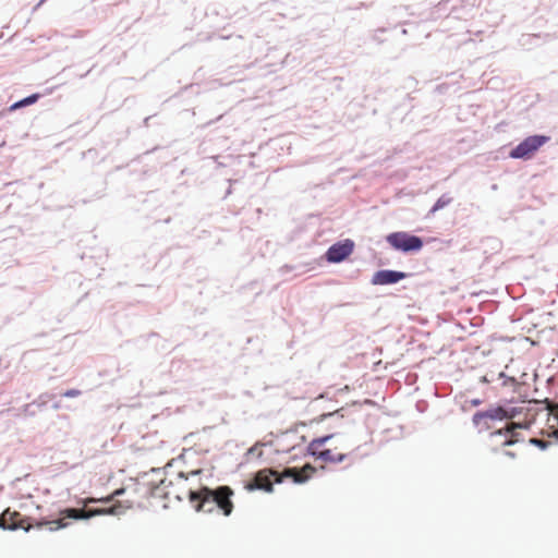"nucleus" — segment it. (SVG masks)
Instances as JSON below:
<instances>
[{"label":"nucleus","instance_id":"f8f14e48","mask_svg":"<svg viewBox=\"0 0 558 558\" xmlns=\"http://www.w3.org/2000/svg\"><path fill=\"white\" fill-rule=\"evenodd\" d=\"M530 426V423L529 422H524V423H511L507 426V428L504 430V429H499L496 434L497 435H506L508 438L504 441V445L505 446H510V445H513L515 442L519 441V435L517 433V429H523V428H527Z\"/></svg>","mask_w":558,"mask_h":558},{"label":"nucleus","instance_id":"20e7f679","mask_svg":"<svg viewBox=\"0 0 558 558\" xmlns=\"http://www.w3.org/2000/svg\"><path fill=\"white\" fill-rule=\"evenodd\" d=\"M333 437V435H326L323 437H318L313 439L308 444V452L318 460H322L325 463H342L344 462L349 454L340 450L338 446L335 447H326V444Z\"/></svg>","mask_w":558,"mask_h":558},{"label":"nucleus","instance_id":"6ab92c4d","mask_svg":"<svg viewBox=\"0 0 558 558\" xmlns=\"http://www.w3.org/2000/svg\"><path fill=\"white\" fill-rule=\"evenodd\" d=\"M531 442H534V444H537V445H543V441L542 440H537V439H531Z\"/></svg>","mask_w":558,"mask_h":558},{"label":"nucleus","instance_id":"ddd939ff","mask_svg":"<svg viewBox=\"0 0 558 558\" xmlns=\"http://www.w3.org/2000/svg\"><path fill=\"white\" fill-rule=\"evenodd\" d=\"M39 98V95L38 94H33L20 101H16L14 102L13 105L10 106L9 110L10 111H14L16 109H20L22 107H25V106H28V105H33L37 101V99Z\"/></svg>","mask_w":558,"mask_h":558},{"label":"nucleus","instance_id":"9b49d317","mask_svg":"<svg viewBox=\"0 0 558 558\" xmlns=\"http://www.w3.org/2000/svg\"><path fill=\"white\" fill-rule=\"evenodd\" d=\"M405 278V274L395 270H379L373 277V284H391Z\"/></svg>","mask_w":558,"mask_h":558},{"label":"nucleus","instance_id":"2eb2a0df","mask_svg":"<svg viewBox=\"0 0 558 558\" xmlns=\"http://www.w3.org/2000/svg\"><path fill=\"white\" fill-rule=\"evenodd\" d=\"M326 409H320L319 410V414L317 417L313 418L312 421L314 422H322L323 420H325L326 417L328 416H331V415H335V414H338L339 413V410L338 409H328V411H325Z\"/></svg>","mask_w":558,"mask_h":558},{"label":"nucleus","instance_id":"1a4fd4ad","mask_svg":"<svg viewBox=\"0 0 558 558\" xmlns=\"http://www.w3.org/2000/svg\"><path fill=\"white\" fill-rule=\"evenodd\" d=\"M353 248L354 243L349 239L335 243L326 253L327 260L330 263H340L352 254Z\"/></svg>","mask_w":558,"mask_h":558},{"label":"nucleus","instance_id":"aec40b11","mask_svg":"<svg viewBox=\"0 0 558 558\" xmlns=\"http://www.w3.org/2000/svg\"><path fill=\"white\" fill-rule=\"evenodd\" d=\"M201 473V470H197V471H193L192 474H199Z\"/></svg>","mask_w":558,"mask_h":558},{"label":"nucleus","instance_id":"6e6552de","mask_svg":"<svg viewBox=\"0 0 558 558\" xmlns=\"http://www.w3.org/2000/svg\"><path fill=\"white\" fill-rule=\"evenodd\" d=\"M350 390H351L350 386H348V385H345V386H343L342 388H339V389H333L332 387H328L324 392L319 393L316 397H312V396H308V397L293 396L291 398L293 400L310 399V402L307 404V409H312V410L318 412V409H317L318 408V403L322 400L335 401L337 395L348 393Z\"/></svg>","mask_w":558,"mask_h":558},{"label":"nucleus","instance_id":"0eeeda50","mask_svg":"<svg viewBox=\"0 0 558 558\" xmlns=\"http://www.w3.org/2000/svg\"><path fill=\"white\" fill-rule=\"evenodd\" d=\"M522 408L518 409L514 407L511 408H504V407H497L490 410H487L485 412H476L473 415V423L475 425H480L483 420L490 418V420H504V418H514L519 413H521Z\"/></svg>","mask_w":558,"mask_h":558},{"label":"nucleus","instance_id":"39448f33","mask_svg":"<svg viewBox=\"0 0 558 558\" xmlns=\"http://www.w3.org/2000/svg\"><path fill=\"white\" fill-rule=\"evenodd\" d=\"M386 241L392 248L402 252H417L423 247L421 238L404 231L388 234Z\"/></svg>","mask_w":558,"mask_h":558},{"label":"nucleus","instance_id":"4468645a","mask_svg":"<svg viewBox=\"0 0 558 558\" xmlns=\"http://www.w3.org/2000/svg\"><path fill=\"white\" fill-rule=\"evenodd\" d=\"M124 489H117L113 492L112 495L106 497V498H93V497H89V498H86L84 499L82 502L84 506H87L89 504H95V502H110L116 496H119L121 494H123Z\"/></svg>","mask_w":558,"mask_h":558},{"label":"nucleus","instance_id":"f257e3e1","mask_svg":"<svg viewBox=\"0 0 558 558\" xmlns=\"http://www.w3.org/2000/svg\"><path fill=\"white\" fill-rule=\"evenodd\" d=\"M233 490L229 486H220L216 489L203 487L197 492H190V500L192 502L198 501L195 506L196 511H213V505L226 515H230L233 511V502L231 497Z\"/></svg>","mask_w":558,"mask_h":558},{"label":"nucleus","instance_id":"f03ea898","mask_svg":"<svg viewBox=\"0 0 558 558\" xmlns=\"http://www.w3.org/2000/svg\"><path fill=\"white\" fill-rule=\"evenodd\" d=\"M315 472L316 469L308 463L301 469L288 468L281 474H279L277 471L262 470L256 473L254 484H250L247 488H258L266 492H271L274 481L280 483L282 477H291L295 483H304L311 478Z\"/></svg>","mask_w":558,"mask_h":558},{"label":"nucleus","instance_id":"a211bd4d","mask_svg":"<svg viewBox=\"0 0 558 558\" xmlns=\"http://www.w3.org/2000/svg\"><path fill=\"white\" fill-rule=\"evenodd\" d=\"M470 403H471V405L476 407V405L481 404V400H478V399H473V400H471V401H470Z\"/></svg>","mask_w":558,"mask_h":558},{"label":"nucleus","instance_id":"dca6fc26","mask_svg":"<svg viewBox=\"0 0 558 558\" xmlns=\"http://www.w3.org/2000/svg\"><path fill=\"white\" fill-rule=\"evenodd\" d=\"M449 202H450L449 198L445 199L444 197H440L439 199H437V202L433 206L432 211L435 213V211L439 210L440 208H442L447 204H449Z\"/></svg>","mask_w":558,"mask_h":558},{"label":"nucleus","instance_id":"f3484780","mask_svg":"<svg viewBox=\"0 0 558 558\" xmlns=\"http://www.w3.org/2000/svg\"><path fill=\"white\" fill-rule=\"evenodd\" d=\"M80 395H81V391L77 389H69L62 393V396L66 397V398H75V397H78Z\"/></svg>","mask_w":558,"mask_h":558},{"label":"nucleus","instance_id":"7ed1b4c3","mask_svg":"<svg viewBox=\"0 0 558 558\" xmlns=\"http://www.w3.org/2000/svg\"><path fill=\"white\" fill-rule=\"evenodd\" d=\"M122 506L120 504L113 505L110 508H97V509H75V508H66L60 511L61 518L52 521H43L36 524L37 527H41L47 525L50 531H57L60 529H64L69 525V522L65 519H89L96 515L102 514H119L121 512Z\"/></svg>","mask_w":558,"mask_h":558},{"label":"nucleus","instance_id":"423d86ee","mask_svg":"<svg viewBox=\"0 0 558 558\" xmlns=\"http://www.w3.org/2000/svg\"><path fill=\"white\" fill-rule=\"evenodd\" d=\"M548 136L545 135H532L523 140L517 145L511 151L510 157L514 159H530L534 154L547 142Z\"/></svg>","mask_w":558,"mask_h":558},{"label":"nucleus","instance_id":"9d476101","mask_svg":"<svg viewBox=\"0 0 558 558\" xmlns=\"http://www.w3.org/2000/svg\"><path fill=\"white\" fill-rule=\"evenodd\" d=\"M0 527L9 530L24 529L28 531L31 524L26 523V520L20 512L7 509L0 517Z\"/></svg>","mask_w":558,"mask_h":558}]
</instances>
